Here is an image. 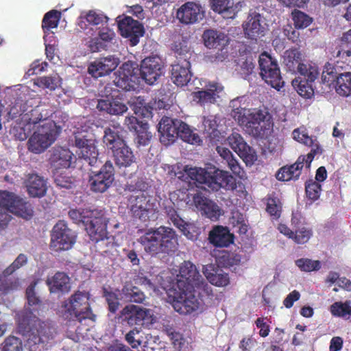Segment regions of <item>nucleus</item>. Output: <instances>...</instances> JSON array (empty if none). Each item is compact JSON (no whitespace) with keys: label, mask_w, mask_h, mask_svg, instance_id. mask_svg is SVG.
Returning <instances> with one entry per match:
<instances>
[{"label":"nucleus","mask_w":351,"mask_h":351,"mask_svg":"<svg viewBox=\"0 0 351 351\" xmlns=\"http://www.w3.org/2000/svg\"><path fill=\"white\" fill-rule=\"evenodd\" d=\"M36 282L31 284L26 290L28 305L23 311L17 314L18 330L25 338L29 351H45L49 340L54 336V329L47 323L41 322L34 312L37 311L38 299L36 296Z\"/></svg>","instance_id":"1"},{"label":"nucleus","mask_w":351,"mask_h":351,"mask_svg":"<svg viewBox=\"0 0 351 351\" xmlns=\"http://www.w3.org/2000/svg\"><path fill=\"white\" fill-rule=\"evenodd\" d=\"M186 175L195 183L203 185L202 188L218 191L223 188L234 190L236 180L229 172L209 165L205 168L186 166L184 169Z\"/></svg>","instance_id":"2"},{"label":"nucleus","mask_w":351,"mask_h":351,"mask_svg":"<svg viewBox=\"0 0 351 351\" xmlns=\"http://www.w3.org/2000/svg\"><path fill=\"white\" fill-rule=\"evenodd\" d=\"M167 295V302H169L174 310L182 315L198 314L204 310V301L202 296L209 295L211 292L208 287V291H202L196 288H185L183 290L169 289L164 287Z\"/></svg>","instance_id":"3"},{"label":"nucleus","mask_w":351,"mask_h":351,"mask_svg":"<svg viewBox=\"0 0 351 351\" xmlns=\"http://www.w3.org/2000/svg\"><path fill=\"white\" fill-rule=\"evenodd\" d=\"M90 294L86 291H76L62 302L58 309V315L64 319L90 325L95 321L90 305Z\"/></svg>","instance_id":"4"},{"label":"nucleus","mask_w":351,"mask_h":351,"mask_svg":"<svg viewBox=\"0 0 351 351\" xmlns=\"http://www.w3.org/2000/svg\"><path fill=\"white\" fill-rule=\"evenodd\" d=\"M144 250L150 254L175 251L178 244L175 232L169 227L149 229L138 239Z\"/></svg>","instance_id":"5"},{"label":"nucleus","mask_w":351,"mask_h":351,"mask_svg":"<svg viewBox=\"0 0 351 351\" xmlns=\"http://www.w3.org/2000/svg\"><path fill=\"white\" fill-rule=\"evenodd\" d=\"M69 215L75 223L85 226L92 241L99 242L107 238V220L102 210L80 208L70 210Z\"/></svg>","instance_id":"6"},{"label":"nucleus","mask_w":351,"mask_h":351,"mask_svg":"<svg viewBox=\"0 0 351 351\" xmlns=\"http://www.w3.org/2000/svg\"><path fill=\"white\" fill-rule=\"evenodd\" d=\"M173 278L167 283L161 284V287H168L169 289L175 288L183 290L185 288H196L202 291H208V285L197 271L196 266L190 261L183 262L178 269H174L172 274Z\"/></svg>","instance_id":"7"},{"label":"nucleus","mask_w":351,"mask_h":351,"mask_svg":"<svg viewBox=\"0 0 351 351\" xmlns=\"http://www.w3.org/2000/svg\"><path fill=\"white\" fill-rule=\"evenodd\" d=\"M173 49L176 62L172 64L171 80L177 86H183L186 85L191 78L189 59L192 53L187 41L184 39L175 42Z\"/></svg>","instance_id":"8"},{"label":"nucleus","mask_w":351,"mask_h":351,"mask_svg":"<svg viewBox=\"0 0 351 351\" xmlns=\"http://www.w3.org/2000/svg\"><path fill=\"white\" fill-rule=\"evenodd\" d=\"M138 190L132 195L129 206L133 215L143 221L154 220L157 218L158 206L156 199L144 192L147 186H138Z\"/></svg>","instance_id":"9"},{"label":"nucleus","mask_w":351,"mask_h":351,"mask_svg":"<svg viewBox=\"0 0 351 351\" xmlns=\"http://www.w3.org/2000/svg\"><path fill=\"white\" fill-rule=\"evenodd\" d=\"M60 132V128L53 121L42 122L28 140L29 150L34 154L43 152L56 141Z\"/></svg>","instance_id":"10"},{"label":"nucleus","mask_w":351,"mask_h":351,"mask_svg":"<svg viewBox=\"0 0 351 351\" xmlns=\"http://www.w3.org/2000/svg\"><path fill=\"white\" fill-rule=\"evenodd\" d=\"M271 117L265 110L251 109L247 116L244 118L243 123L239 125L243 130L254 137H261L264 134L266 130L270 127Z\"/></svg>","instance_id":"11"},{"label":"nucleus","mask_w":351,"mask_h":351,"mask_svg":"<svg viewBox=\"0 0 351 351\" xmlns=\"http://www.w3.org/2000/svg\"><path fill=\"white\" fill-rule=\"evenodd\" d=\"M74 131V145L77 147V154L86 160L89 165L94 166L97 162L99 155L95 145V139L92 134L87 133L85 130L82 132Z\"/></svg>","instance_id":"12"},{"label":"nucleus","mask_w":351,"mask_h":351,"mask_svg":"<svg viewBox=\"0 0 351 351\" xmlns=\"http://www.w3.org/2000/svg\"><path fill=\"white\" fill-rule=\"evenodd\" d=\"M270 14L265 10L251 11L243 24L244 33L250 39H257L263 36L268 27Z\"/></svg>","instance_id":"13"},{"label":"nucleus","mask_w":351,"mask_h":351,"mask_svg":"<svg viewBox=\"0 0 351 351\" xmlns=\"http://www.w3.org/2000/svg\"><path fill=\"white\" fill-rule=\"evenodd\" d=\"M259 66L261 75L265 82L271 87L280 90L283 86L280 69L277 61L267 53H263L259 56Z\"/></svg>","instance_id":"14"},{"label":"nucleus","mask_w":351,"mask_h":351,"mask_svg":"<svg viewBox=\"0 0 351 351\" xmlns=\"http://www.w3.org/2000/svg\"><path fill=\"white\" fill-rule=\"evenodd\" d=\"M76 235L63 221H58L53 228L51 248L56 252L70 250L75 243Z\"/></svg>","instance_id":"15"},{"label":"nucleus","mask_w":351,"mask_h":351,"mask_svg":"<svg viewBox=\"0 0 351 351\" xmlns=\"http://www.w3.org/2000/svg\"><path fill=\"white\" fill-rule=\"evenodd\" d=\"M121 315L130 326H149L156 319L152 310L133 304L125 306L121 311Z\"/></svg>","instance_id":"16"},{"label":"nucleus","mask_w":351,"mask_h":351,"mask_svg":"<svg viewBox=\"0 0 351 351\" xmlns=\"http://www.w3.org/2000/svg\"><path fill=\"white\" fill-rule=\"evenodd\" d=\"M205 12L204 8L200 3L188 1L177 10L176 18L183 25H194L204 19Z\"/></svg>","instance_id":"17"},{"label":"nucleus","mask_w":351,"mask_h":351,"mask_svg":"<svg viewBox=\"0 0 351 351\" xmlns=\"http://www.w3.org/2000/svg\"><path fill=\"white\" fill-rule=\"evenodd\" d=\"M139 69L137 65L132 62H125L115 73L114 83L115 86L123 90H129L134 88L138 82Z\"/></svg>","instance_id":"18"},{"label":"nucleus","mask_w":351,"mask_h":351,"mask_svg":"<svg viewBox=\"0 0 351 351\" xmlns=\"http://www.w3.org/2000/svg\"><path fill=\"white\" fill-rule=\"evenodd\" d=\"M114 167L111 162H106L99 171L90 177L92 191L98 193L106 191L114 181Z\"/></svg>","instance_id":"19"},{"label":"nucleus","mask_w":351,"mask_h":351,"mask_svg":"<svg viewBox=\"0 0 351 351\" xmlns=\"http://www.w3.org/2000/svg\"><path fill=\"white\" fill-rule=\"evenodd\" d=\"M118 27L122 36L130 38L132 46L136 45L139 42V38L143 36L144 29L142 24L137 20H134L130 16L117 17Z\"/></svg>","instance_id":"20"},{"label":"nucleus","mask_w":351,"mask_h":351,"mask_svg":"<svg viewBox=\"0 0 351 351\" xmlns=\"http://www.w3.org/2000/svg\"><path fill=\"white\" fill-rule=\"evenodd\" d=\"M188 202L191 206H193L202 215L206 216L212 221H217L222 215V210L219 206L212 200L202 195L201 193H197L193 195V199Z\"/></svg>","instance_id":"21"},{"label":"nucleus","mask_w":351,"mask_h":351,"mask_svg":"<svg viewBox=\"0 0 351 351\" xmlns=\"http://www.w3.org/2000/svg\"><path fill=\"white\" fill-rule=\"evenodd\" d=\"M228 145L240 156L247 165H251L256 160L254 150L244 141L237 132H232L226 138Z\"/></svg>","instance_id":"22"},{"label":"nucleus","mask_w":351,"mask_h":351,"mask_svg":"<svg viewBox=\"0 0 351 351\" xmlns=\"http://www.w3.org/2000/svg\"><path fill=\"white\" fill-rule=\"evenodd\" d=\"M21 104L16 103L11 108L9 112L10 116H11L12 118H16L19 114L18 108H21ZM21 110L22 112L19 114V117L21 118V121L29 123L31 128H32L33 125L37 123L39 125L42 123V122L47 121V120H46V119L49 116V112L47 110H43L38 106L30 110H27V109H21Z\"/></svg>","instance_id":"23"},{"label":"nucleus","mask_w":351,"mask_h":351,"mask_svg":"<svg viewBox=\"0 0 351 351\" xmlns=\"http://www.w3.org/2000/svg\"><path fill=\"white\" fill-rule=\"evenodd\" d=\"M140 73L148 84H154L163 73L161 59L158 56L145 58L141 64Z\"/></svg>","instance_id":"24"},{"label":"nucleus","mask_w":351,"mask_h":351,"mask_svg":"<svg viewBox=\"0 0 351 351\" xmlns=\"http://www.w3.org/2000/svg\"><path fill=\"white\" fill-rule=\"evenodd\" d=\"M223 86L217 82L208 83L204 89L193 93V100L202 106L215 104L223 93Z\"/></svg>","instance_id":"25"},{"label":"nucleus","mask_w":351,"mask_h":351,"mask_svg":"<svg viewBox=\"0 0 351 351\" xmlns=\"http://www.w3.org/2000/svg\"><path fill=\"white\" fill-rule=\"evenodd\" d=\"M120 60L114 56H108L101 58L90 63L88 71L95 78H98L110 73L114 71Z\"/></svg>","instance_id":"26"},{"label":"nucleus","mask_w":351,"mask_h":351,"mask_svg":"<svg viewBox=\"0 0 351 351\" xmlns=\"http://www.w3.org/2000/svg\"><path fill=\"white\" fill-rule=\"evenodd\" d=\"M107 23V17L94 10L84 12L77 19L79 27L87 34H93L92 32Z\"/></svg>","instance_id":"27"},{"label":"nucleus","mask_w":351,"mask_h":351,"mask_svg":"<svg viewBox=\"0 0 351 351\" xmlns=\"http://www.w3.org/2000/svg\"><path fill=\"white\" fill-rule=\"evenodd\" d=\"M181 121L167 117H163L158 124V132L160 134V142L165 145L173 143L178 138Z\"/></svg>","instance_id":"28"},{"label":"nucleus","mask_w":351,"mask_h":351,"mask_svg":"<svg viewBox=\"0 0 351 351\" xmlns=\"http://www.w3.org/2000/svg\"><path fill=\"white\" fill-rule=\"evenodd\" d=\"M24 184L28 194L32 197H41L46 194L47 180L36 173L28 174Z\"/></svg>","instance_id":"29"},{"label":"nucleus","mask_w":351,"mask_h":351,"mask_svg":"<svg viewBox=\"0 0 351 351\" xmlns=\"http://www.w3.org/2000/svg\"><path fill=\"white\" fill-rule=\"evenodd\" d=\"M212 10L223 15L224 18L233 19L241 9L243 3L239 1L236 4L233 0H211Z\"/></svg>","instance_id":"30"},{"label":"nucleus","mask_w":351,"mask_h":351,"mask_svg":"<svg viewBox=\"0 0 351 351\" xmlns=\"http://www.w3.org/2000/svg\"><path fill=\"white\" fill-rule=\"evenodd\" d=\"M98 38H93L89 42V48L92 52L105 49L107 44L112 43L115 38V33L108 27H99L97 28Z\"/></svg>","instance_id":"31"},{"label":"nucleus","mask_w":351,"mask_h":351,"mask_svg":"<svg viewBox=\"0 0 351 351\" xmlns=\"http://www.w3.org/2000/svg\"><path fill=\"white\" fill-rule=\"evenodd\" d=\"M169 220L176 226L189 239H195L198 234L197 228L193 223L184 221L173 209L167 213Z\"/></svg>","instance_id":"32"},{"label":"nucleus","mask_w":351,"mask_h":351,"mask_svg":"<svg viewBox=\"0 0 351 351\" xmlns=\"http://www.w3.org/2000/svg\"><path fill=\"white\" fill-rule=\"evenodd\" d=\"M73 154L64 147L56 148L51 156V162L54 169H64L67 170L71 167L73 159H74Z\"/></svg>","instance_id":"33"},{"label":"nucleus","mask_w":351,"mask_h":351,"mask_svg":"<svg viewBox=\"0 0 351 351\" xmlns=\"http://www.w3.org/2000/svg\"><path fill=\"white\" fill-rule=\"evenodd\" d=\"M122 128L119 123L111 125L104 130V143L112 151L125 144L121 136Z\"/></svg>","instance_id":"34"},{"label":"nucleus","mask_w":351,"mask_h":351,"mask_svg":"<svg viewBox=\"0 0 351 351\" xmlns=\"http://www.w3.org/2000/svg\"><path fill=\"white\" fill-rule=\"evenodd\" d=\"M97 108L114 115H120L128 110L127 106L119 98L99 99Z\"/></svg>","instance_id":"35"},{"label":"nucleus","mask_w":351,"mask_h":351,"mask_svg":"<svg viewBox=\"0 0 351 351\" xmlns=\"http://www.w3.org/2000/svg\"><path fill=\"white\" fill-rule=\"evenodd\" d=\"M247 107L246 98L244 96L234 98L229 104L230 114L239 125L243 123V120L247 116V113L251 110Z\"/></svg>","instance_id":"36"},{"label":"nucleus","mask_w":351,"mask_h":351,"mask_svg":"<svg viewBox=\"0 0 351 351\" xmlns=\"http://www.w3.org/2000/svg\"><path fill=\"white\" fill-rule=\"evenodd\" d=\"M210 242L217 247H227L233 242L232 234L226 228L215 227L209 233Z\"/></svg>","instance_id":"37"},{"label":"nucleus","mask_w":351,"mask_h":351,"mask_svg":"<svg viewBox=\"0 0 351 351\" xmlns=\"http://www.w3.org/2000/svg\"><path fill=\"white\" fill-rule=\"evenodd\" d=\"M304 160V158H298L295 163L282 167L277 173L276 178L280 181L297 180L301 174Z\"/></svg>","instance_id":"38"},{"label":"nucleus","mask_w":351,"mask_h":351,"mask_svg":"<svg viewBox=\"0 0 351 351\" xmlns=\"http://www.w3.org/2000/svg\"><path fill=\"white\" fill-rule=\"evenodd\" d=\"M203 39L207 47L215 49L226 47L228 42V36L225 34L213 29L205 31Z\"/></svg>","instance_id":"39"},{"label":"nucleus","mask_w":351,"mask_h":351,"mask_svg":"<svg viewBox=\"0 0 351 351\" xmlns=\"http://www.w3.org/2000/svg\"><path fill=\"white\" fill-rule=\"evenodd\" d=\"M112 152L115 162L119 167H130L136 161L133 152L125 143Z\"/></svg>","instance_id":"40"},{"label":"nucleus","mask_w":351,"mask_h":351,"mask_svg":"<svg viewBox=\"0 0 351 351\" xmlns=\"http://www.w3.org/2000/svg\"><path fill=\"white\" fill-rule=\"evenodd\" d=\"M119 295H121V300L125 302L141 303L145 299L143 292L131 282L125 283Z\"/></svg>","instance_id":"41"},{"label":"nucleus","mask_w":351,"mask_h":351,"mask_svg":"<svg viewBox=\"0 0 351 351\" xmlns=\"http://www.w3.org/2000/svg\"><path fill=\"white\" fill-rule=\"evenodd\" d=\"M47 283L52 293L68 291L70 289L69 278L63 272H57L52 277L48 278Z\"/></svg>","instance_id":"42"},{"label":"nucleus","mask_w":351,"mask_h":351,"mask_svg":"<svg viewBox=\"0 0 351 351\" xmlns=\"http://www.w3.org/2000/svg\"><path fill=\"white\" fill-rule=\"evenodd\" d=\"M283 64L287 70L295 73L299 64L302 62V55L297 49H291L284 52L282 56Z\"/></svg>","instance_id":"43"},{"label":"nucleus","mask_w":351,"mask_h":351,"mask_svg":"<svg viewBox=\"0 0 351 351\" xmlns=\"http://www.w3.org/2000/svg\"><path fill=\"white\" fill-rule=\"evenodd\" d=\"M61 84L62 79L58 73L37 77L34 80V85L43 89H48L51 91L55 90L60 87Z\"/></svg>","instance_id":"44"},{"label":"nucleus","mask_w":351,"mask_h":351,"mask_svg":"<svg viewBox=\"0 0 351 351\" xmlns=\"http://www.w3.org/2000/svg\"><path fill=\"white\" fill-rule=\"evenodd\" d=\"M10 212L27 220L31 219L34 213L32 205L19 197L11 206Z\"/></svg>","instance_id":"45"},{"label":"nucleus","mask_w":351,"mask_h":351,"mask_svg":"<svg viewBox=\"0 0 351 351\" xmlns=\"http://www.w3.org/2000/svg\"><path fill=\"white\" fill-rule=\"evenodd\" d=\"M335 90L341 96L348 97L351 95L350 72H345L337 75L335 80Z\"/></svg>","instance_id":"46"},{"label":"nucleus","mask_w":351,"mask_h":351,"mask_svg":"<svg viewBox=\"0 0 351 351\" xmlns=\"http://www.w3.org/2000/svg\"><path fill=\"white\" fill-rule=\"evenodd\" d=\"M216 151L221 158L226 162L228 167L232 173L240 176L242 173V169L238 161L234 157L232 153L228 148L223 146H217Z\"/></svg>","instance_id":"47"},{"label":"nucleus","mask_w":351,"mask_h":351,"mask_svg":"<svg viewBox=\"0 0 351 351\" xmlns=\"http://www.w3.org/2000/svg\"><path fill=\"white\" fill-rule=\"evenodd\" d=\"M296 72H298L304 77L306 80L311 82H314L319 75L317 66L315 63L306 60H303L302 62L299 64Z\"/></svg>","instance_id":"48"},{"label":"nucleus","mask_w":351,"mask_h":351,"mask_svg":"<svg viewBox=\"0 0 351 351\" xmlns=\"http://www.w3.org/2000/svg\"><path fill=\"white\" fill-rule=\"evenodd\" d=\"M218 123L219 118L216 116L209 115L203 117L202 126L204 132L212 140H215L219 136V132L217 130L219 126Z\"/></svg>","instance_id":"49"},{"label":"nucleus","mask_w":351,"mask_h":351,"mask_svg":"<svg viewBox=\"0 0 351 351\" xmlns=\"http://www.w3.org/2000/svg\"><path fill=\"white\" fill-rule=\"evenodd\" d=\"M178 136L184 141L192 145H199L202 142L199 135L194 132L187 124L182 121L178 130Z\"/></svg>","instance_id":"50"},{"label":"nucleus","mask_w":351,"mask_h":351,"mask_svg":"<svg viewBox=\"0 0 351 351\" xmlns=\"http://www.w3.org/2000/svg\"><path fill=\"white\" fill-rule=\"evenodd\" d=\"M53 174L54 182L58 186L70 189L74 185V179L69 176L67 170L54 169Z\"/></svg>","instance_id":"51"},{"label":"nucleus","mask_w":351,"mask_h":351,"mask_svg":"<svg viewBox=\"0 0 351 351\" xmlns=\"http://www.w3.org/2000/svg\"><path fill=\"white\" fill-rule=\"evenodd\" d=\"M32 128L29 123L21 121V118H19L16 121V124L12 128L10 132L13 134L16 139L24 141L27 138Z\"/></svg>","instance_id":"52"},{"label":"nucleus","mask_w":351,"mask_h":351,"mask_svg":"<svg viewBox=\"0 0 351 351\" xmlns=\"http://www.w3.org/2000/svg\"><path fill=\"white\" fill-rule=\"evenodd\" d=\"M292 136L295 141L308 147L318 143L316 137L309 136L304 127L295 129L292 132Z\"/></svg>","instance_id":"53"},{"label":"nucleus","mask_w":351,"mask_h":351,"mask_svg":"<svg viewBox=\"0 0 351 351\" xmlns=\"http://www.w3.org/2000/svg\"><path fill=\"white\" fill-rule=\"evenodd\" d=\"M330 313L336 317H346L351 316V302L346 301L345 302H336L330 306Z\"/></svg>","instance_id":"54"},{"label":"nucleus","mask_w":351,"mask_h":351,"mask_svg":"<svg viewBox=\"0 0 351 351\" xmlns=\"http://www.w3.org/2000/svg\"><path fill=\"white\" fill-rule=\"evenodd\" d=\"M60 16V13L56 10H51L45 15L43 20V28L45 35H47V31L57 27Z\"/></svg>","instance_id":"55"},{"label":"nucleus","mask_w":351,"mask_h":351,"mask_svg":"<svg viewBox=\"0 0 351 351\" xmlns=\"http://www.w3.org/2000/svg\"><path fill=\"white\" fill-rule=\"evenodd\" d=\"M309 81H302L298 78L292 81V86L298 93L302 97L310 98L313 95V90Z\"/></svg>","instance_id":"56"},{"label":"nucleus","mask_w":351,"mask_h":351,"mask_svg":"<svg viewBox=\"0 0 351 351\" xmlns=\"http://www.w3.org/2000/svg\"><path fill=\"white\" fill-rule=\"evenodd\" d=\"M28 261L27 256L24 254H20L14 261L7 267L2 272L3 277H7L14 274L16 270L25 266Z\"/></svg>","instance_id":"57"},{"label":"nucleus","mask_w":351,"mask_h":351,"mask_svg":"<svg viewBox=\"0 0 351 351\" xmlns=\"http://www.w3.org/2000/svg\"><path fill=\"white\" fill-rule=\"evenodd\" d=\"M299 269L305 272L317 271L321 268V263L319 261H313L308 258H300L295 262Z\"/></svg>","instance_id":"58"},{"label":"nucleus","mask_w":351,"mask_h":351,"mask_svg":"<svg viewBox=\"0 0 351 351\" xmlns=\"http://www.w3.org/2000/svg\"><path fill=\"white\" fill-rule=\"evenodd\" d=\"M143 333L138 328H133L125 335L126 341L134 349L138 348L143 343Z\"/></svg>","instance_id":"59"},{"label":"nucleus","mask_w":351,"mask_h":351,"mask_svg":"<svg viewBox=\"0 0 351 351\" xmlns=\"http://www.w3.org/2000/svg\"><path fill=\"white\" fill-rule=\"evenodd\" d=\"M313 235V231L310 228L302 226L293 232L292 239L298 244L307 243Z\"/></svg>","instance_id":"60"},{"label":"nucleus","mask_w":351,"mask_h":351,"mask_svg":"<svg viewBox=\"0 0 351 351\" xmlns=\"http://www.w3.org/2000/svg\"><path fill=\"white\" fill-rule=\"evenodd\" d=\"M18 197L14 193L0 190V207L10 211Z\"/></svg>","instance_id":"61"},{"label":"nucleus","mask_w":351,"mask_h":351,"mask_svg":"<svg viewBox=\"0 0 351 351\" xmlns=\"http://www.w3.org/2000/svg\"><path fill=\"white\" fill-rule=\"evenodd\" d=\"M292 18L296 28L303 29L311 23V19L304 12L294 10L292 12Z\"/></svg>","instance_id":"62"},{"label":"nucleus","mask_w":351,"mask_h":351,"mask_svg":"<svg viewBox=\"0 0 351 351\" xmlns=\"http://www.w3.org/2000/svg\"><path fill=\"white\" fill-rule=\"evenodd\" d=\"M3 351H23L21 340L14 336H9L3 341Z\"/></svg>","instance_id":"63"},{"label":"nucleus","mask_w":351,"mask_h":351,"mask_svg":"<svg viewBox=\"0 0 351 351\" xmlns=\"http://www.w3.org/2000/svg\"><path fill=\"white\" fill-rule=\"evenodd\" d=\"M321 192V185L313 180H308L306 183V193L307 197L312 199L316 200L319 197Z\"/></svg>","instance_id":"64"}]
</instances>
